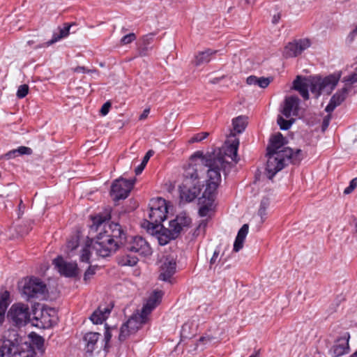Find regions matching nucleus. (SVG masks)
<instances>
[{"label":"nucleus","instance_id":"09e8293b","mask_svg":"<svg viewBox=\"0 0 357 357\" xmlns=\"http://www.w3.org/2000/svg\"><path fill=\"white\" fill-rule=\"evenodd\" d=\"M219 250H215L213 252V257H211V260H210V268L212 267V266L215 264H216V262H220V258L218 259V257H219Z\"/></svg>","mask_w":357,"mask_h":357},{"label":"nucleus","instance_id":"a18cd8bd","mask_svg":"<svg viewBox=\"0 0 357 357\" xmlns=\"http://www.w3.org/2000/svg\"><path fill=\"white\" fill-rule=\"evenodd\" d=\"M33 343L36 344V347L38 349H42L44 345V339L39 336L36 335L35 338L33 340Z\"/></svg>","mask_w":357,"mask_h":357},{"label":"nucleus","instance_id":"de8ad7c7","mask_svg":"<svg viewBox=\"0 0 357 357\" xmlns=\"http://www.w3.org/2000/svg\"><path fill=\"white\" fill-rule=\"evenodd\" d=\"M96 268L94 267L90 266L85 272L84 275V280L87 281L91 278L92 275L95 274Z\"/></svg>","mask_w":357,"mask_h":357},{"label":"nucleus","instance_id":"72a5a7b5","mask_svg":"<svg viewBox=\"0 0 357 357\" xmlns=\"http://www.w3.org/2000/svg\"><path fill=\"white\" fill-rule=\"evenodd\" d=\"M270 201L267 197H264L260 203V206L258 211V215L261 217V221L264 222L266 216V210L269 206Z\"/></svg>","mask_w":357,"mask_h":357},{"label":"nucleus","instance_id":"774afa93","mask_svg":"<svg viewBox=\"0 0 357 357\" xmlns=\"http://www.w3.org/2000/svg\"><path fill=\"white\" fill-rule=\"evenodd\" d=\"M121 354H120L117 357H121Z\"/></svg>","mask_w":357,"mask_h":357},{"label":"nucleus","instance_id":"680f3d73","mask_svg":"<svg viewBox=\"0 0 357 357\" xmlns=\"http://www.w3.org/2000/svg\"><path fill=\"white\" fill-rule=\"evenodd\" d=\"M116 124H117L118 128H119V129L122 128L123 125H124L123 123L120 122V121L119 122H116Z\"/></svg>","mask_w":357,"mask_h":357},{"label":"nucleus","instance_id":"c85d7f7f","mask_svg":"<svg viewBox=\"0 0 357 357\" xmlns=\"http://www.w3.org/2000/svg\"><path fill=\"white\" fill-rule=\"evenodd\" d=\"M248 225L245 224L238 232L234 243V251L238 252L243 246L244 240L248 233Z\"/></svg>","mask_w":357,"mask_h":357},{"label":"nucleus","instance_id":"f704fd0d","mask_svg":"<svg viewBox=\"0 0 357 357\" xmlns=\"http://www.w3.org/2000/svg\"><path fill=\"white\" fill-rule=\"evenodd\" d=\"M342 82L352 89L353 84L357 83V67L354 68L351 74L344 77Z\"/></svg>","mask_w":357,"mask_h":357},{"label":"nucleus","instance_id":"e2e57ef3","mask_svg":"<svg viewBox=\"0 0 357 357\" xmlns=\"http://www.w3.org/2000/svg\"><path fill=\"white\" fill-rule=\"evenodd\" d=\"M19 208L20 209L21 208H24V205L23 204V202H22V200L21 199L20 202V204H19Z\"/></svg>","mask_w":357,"mask_h":357},{"label":"nucleus","instance_id":"20e7f679","mask_svg":"<svg viewBox=\"0 0 357 357\" xmlns=\"http://www.w3.org/2000/svg\"><path fill=\"white\" fill-rule=\"evenodd\" d=\"M266 172L267 177L271 179L278 172L282 170L288 162L298 164L303 158L301 149L294 151L291 149H287L284 153H268Z\"/></svg>","mask_w":357,"mask_h":357},{"label":"nucleus","instance_id":"79ce46f5","mask_svg":"<svg viewBox=\"0 0 357 357\" xmlns=\"http://www.w3.org/2000/svg\"><path fill=\"white\" fill-rule=\"evenodd\" d=\"M357 186V178H353L350 183L349 185L344 190V194L349 195L350 194Z\"/></svg>","mask_w":357,"mask_h":357},{"label":"nucleus","instance_id":"ea45409f","mask_svg":"<svg viewBox=\"0 0 357 357\" xmlns=\"http://www.w3.org/2000/svg\"><path fill=\"white\" fill-rule=\"evenodd\" d=\"M29 92V86L27 84H22L18 87L17 91V96L18 98H24Z\"/></svg>","mask_w":357,"mask_h":357},{"label":"nucleus","instance_id":"13d9d810","mask_svg":"<svg viewBox=\"0 0 357 357\" xmlns=\"http://www.w3.org/2000/svg\"><path fill=\"white\" fill-rule=\"evenodd\" d=\"M149 113V109H146L144 110L143 113L140 115L139 119L143 120L146 119Z\"/></svg>","mask_w":357,"mask_h":357},{"label":"nucleus","instance_id":"2f4dec72","mask_svg":"<svg viewBox=\"0 0 357 357\" xmlns=\"http://www.w3.org/2000/svg\"><path fill=\"white\" fill-rule=\"evenodd\" d=\"M247 125L246 118L243 116H239L232 121L233 132L236 133L242 132Z\"/></svg>","mask_w":357,"mask_h":357},{"label":"nucleus","instance_id":"cd10ccee","mask_svg":"<svg viewBox=\"0 0 357 357\" xmlns=\"http://www.w3.org/2000/svg\"><path fill=\"white\" fill-rule=\"evenodd\" d=\"M100 336V334L98 333L89 332L85 334L84 340L86 342L87 352L92 353L93 351Z\"/></svg>","mask_w":357,"mask_h":357},{"label":"nucleus","instance_id":"c756f323","mask_svg":"<svg viewBox=\"0 0 357 357\" xmlns=\"http://www.w3.org/2000/svg\"><path fill=\"white\" fill-rule=\"evenodd\" d=\"M72 26H73V24H68V23L64 24L63 28L59 29V33H54L53 34L52 38L50 40H49L48 42H47L46 45L47 46H50V45L54 44V43L57 42L60 39L68 36L69 34V32H70V29Z\"/></svg>","mask_w":357,"mask_h":357},{"label":"nucleus","instance_id":"0eeeda50","mask_svg":"<svg viewBox=\"0 0 357 357\" xmlns=\"http://www.w3.org/2000/svg\"><path fill=\"white\" fill-rule=\"evenodd\" d=\"M167 212L165 199L159 197L151 200L149 213V220L146 222L149 233H153L162 226L161 223L166 219Z\"/></svg>","mask_w":357,"mask_h":357},{"label":"nucleus","instance_id":"4be33fe9","mask_svg":"<svg viewBox=\"0 0 357 357\" xmlns=\"http://www.w3.org/2000/svg\"><path fill=\"white\" fill-rule=\"evenodd\" d=\"M284 144V137L278 132L271 137L270 144L267 147V153L274 154L276 153H284V151L289 147L282 148Z\"/></svg>","mask_w":357,"mask_h":357},{"label":"nucleus","instance_id":"a211bd4d","mask_svg":"<svg viewBox=\"0 0 357 357\" xmlns=\"http://www.w3.org/2000/svg\"><path fill=\"white\" fill-rule=\"evenodd\" d=\"M314 84V77L312 79H307L303 78L301 76H297L293 82V89L298 91L305 100H307L309 98V89L312 93Z\"/></svg>","mask_w":357,"mask_h":357},{"label":"nucleus","instance_id":"338daca9","mask_svg":"<svg viewBox=\"0 0 357 357\" xmlns=\"http://www.w3.org/2000/svg\"><path fill=\"white\" fill-rule=\"evenodd\" d=\"M248 3H250V0H245Z\"/></svg>","mask_w":357,"mask_h":357},{"label":"nucleus","instance_id":"393cba45","mask_svg":"<svg viewBox=\"0 0 357 357\" xmlns=\"http://www.w3.org/2000/svg\"><path fill=\"white\" fill-rule=\"evenodd\" d=\"M17 351V345L9 340H4L0 346V357H15Z\"/></svg>","mask_w":357,"mask_h":357},{"label":"nucleus","instance_id":"473e14b6","mask_svg":"<svg viewBox=\"0 0 357 357\" xmlns=\"http://www.w3.org/2000/svg\"><path fill=\"white\" fill-rule=\"evenodd\" d=\"M32 150L26 146H20L18 149L10 151L5 155L7 159L14 158L18 155H31Z\"/></svg>","mask_w":357,"mask_h":357},{"label":"nucleus","instance_id":"f3484780","mask_svg":"<svg viewBox=\"0 0 357 357\" xmlns=\"http://www.w3.org/2000/svg\"><path fill=\"white\" fill-rule=\"evenodd\" d=\"M299 98L295 96H287L285 98L281 113L287 118L296 116L299 111Z\"/></svg>","mask_w":357,"mask_h":357},{"label":"nucleus","instance_id":"a19ab883","mask_svg":"<svg viewBox=\"0 0 357 357\" xmlns=\"http://www.w3.org/2000/svg\"><path fill=\"white\" fill-rule=\"evenodd\" d=\"M110 337H111V333H110V328L109 326H108V324H105V345H104V347H105V350H108L109 348V340H110Z\"/></svg>","mask_w":357,"mask_h":357},{"label":"nucleus","instance_id":"a878e982","mask_svg":"<svg viewBox=\"0 0 357 357\" xmlns=\"http://www.w3.org/2000/svg\"><path fill=\"white\" fill-rule=\"evenodd\" d=\"M111 312V308L107 307H102L100 306L90 317V319L95 324H102L106 320Z\"/></svg>","mask_w":357,"mask_h":357},{"label":"nucleus","instance_id":"8fccbe9b","mask_svg":"<svg viewBox=\"0 0 357 357\" xmlns=\"http://www.w3.org/2000/svg\"><path fill=\"white\" fill-rule=\"evenodd\" d=\"M77 238H79V236H77ZM79 245L78 239L73 238V240L68 242V248L71 249V250H75Z\"/></svg>","mask_w":357,"mask_h":357},{"label":"nucleus","instance_id":"b1692460","mask_svg":"<svg viewBox=\"0 0 357 357\" xmlns=\"http://www.w3.org/2000/svg\"><path fill=\"white\" fill-rule=\"evenodd\" d=\"M153 40V35L149 34L144 36L138 45L137 52L139 56H146L149 55V52L152 50L151 44Z\"/></svg>","mask_w":357,"mask_h":357},{"label":"nucleus","instance_id":"7ed1b4c3","mask_svg":"<svg viewBox=\"0 0 357 357\" xmlns=\"http://www.w3.org/2000/svg\"><path fill=\"white\" fill-rule=\"evenodd\" d=\"M162 297L161 291H154L144 305L141 313H135L123 324L120 329L119 340L122 342L135 333L147 321L148 315L160 303Z\"/></svg>","mask_w":357,"mask_h":357},{"label":"nucleus","instance_id":"412c9836","mask_svg":"<svg viewBox=\"0 0 357 357\" xmlns=\"http://www.w3.org/2000/svg\"><path fill=\"white\" fill-rule=\"evenodd\" d=\"M127 243V236L121 226L113 222V251L123 248Z\"/></svg>","mask_w":357,"mask_h":357},{"label":"nucleus","instance_id":"603ef678","mask_svg":"<svg viewBox=\"0 0 357 357\" xmlns=\"http://www.w3.org/2000/svg\"><path fill=\"white\" fill-rule=\"evenodd\" d=\"M257 77L254 75L249 76L246 79V82L249 85H257Z\"/></svg>","mask_w":357,"mask_h":357},{"label":"nucleus","instance_id":"5701e85b","mask_svg":"<svg viewBox=\"0 0 357 357\" xmlns=\"http://www.w3.org/2000/svg\"><path fill=\"white\" fill-rule=\"evenodd\" d=\"M349 335L345 334L335 342L331 348V352L335 357L341 356L348 352L349 349Z\"/></svg>","mask_w":357,"mask_h":357},{"label":"nucleus","instance_id":"5fc2aeb1","mask_svg":"<svg viewBox=\"0 0 357 357\" xmlns=\"http://www.w3.org/2000/svg\"><path fill=\"white\" fill-rule=\"evenodd\" d=\"M350 224L354 227L353 232L357 233V219L356 218H353L350 222Z\"/></svg>","mask_w":357,"mask_h":357},{"label":"nucleus","instance_id":"58836bf2","mask_svg":"<svg viewBox=\"0 0 357 357\" xmlns=\"http://www.w3.org/2000/svg\"><path fill=\"white\" fill-rule=\"evenodd\" d=\"M208 135H209V133L207 132L197 133L189 139V143L192 144V143H195V142H201L203 139H206Z\"/></svg>","mask_w":357,"mask_h":357},{"label":"nucleus","instance_id":"3c124183","mask_svg":"<svg viewBox=\"0 0 357 357\" xmlns=\"http://www.w3.org/2000/svg\"><path fill=\"white\" fill-rule=\"evenodd\" d=\"M330 121H331V115L330 114H328L327 116H326L324 118L323 122H322V126H321L323 131L326 130V128H328V126L329 125Z\"/></svg>","mask_w":357,"mask_h":357},{"label":"nucleus","instance_id":"423d86ee","mask_svg":"<svg viewBox=\"0 0 357 357\" xmlns=\"http://www.w3.org/2000/svg\"><path fill=\"white\" fill-rule=\"evenodd\" d=\"M210 183L205 186V189L202 193V196L199 199V203L201 205L199 209V214L202 217L208 215L209 213L213 209V203L216 196V191L219 183L218 174L214 172H211Z\"/></svg>","mask_w":357,"mask_h":357},{"label":"nucleus","instance_id":"2eb2a0df","mask_svg":"<svg viewBox=\"0 0 357 357\" xmlns=\"http://www.w3.org/2000/svg\"><path fill=\"white\" fill-rule=\"evenodd\" d=\"M310 45V42L306 38L289 43L284 47V55L287 58L296 57L308 48Z\"/></svg>","mask_w":357,"mask_h":357},{"label":"nucleus","instance_id":"49530a36","mask_svg":"<svg viewBox=\"0 0 357 357\" xmlns=\"http://www.w3.org/2000/svg\"><path fill=\"white\" fill-rule=\"evenodd\" d=\"M111 102L110 100L107 101L101 107L100 112L102 116H105L108 114L109 109L111 107Z\"/></svg>","mask_w":357,"mask_h":357},{"label":"nucleus","instance_id":"9d476101","mask_svg":"<svg viewBox=\"0 0 357 357\" xmlns=\"http://www.w3.org/2000/svg\"><path fill=\"white\" fill-rule=\"evenodd\" d=\"M231 137H234L233 139H231V143L227 144V142L225 143V145L222 147V149H219L218 151H215L212 153H207L206 154H220V155L222 157L223 160L225 161V164L222 168H221V171L225 169V168L229 165V162L226 160V157L229 158L232 161H234L235 162H238V147L239 145V140L238 139L235 137V133L231 132Z\"/></svg>","mask_w":357,"mask_h":357},{"label":"nucleus","instance_id":"864d4df0","mask_svg":"<svg viewBox=\"0 0 357 357\" xmlns=\"http://www.w3.org/2000/svg\"><path fill=\"white\" fill-rule=\"evenodd\" d=\"M15 357H34L32 354H30L26 351H22L19 352L17 351V354L15 356Z\"/></svg>","mask_w":357,"mask_h":357},{"label":"nucleus","instance_id":"4c0bfd02","mask_svg":"<svg viewBox=\"0 0 357 357\" xmlns=\"http://www.w3.org/2000/svg\"><path fill=\"white\" fill-rule=\"evenodd\" d=\"M136 39H137L136 34L134 33H130L123 36L121 38L119 43H116V47L130 44L131 43L135 41Z\"/></svg>","mask_w":357,"mask_h":357},{"label":"nucleus","instance_id":"39448f33","mask_svg":"<svg viewBox=\"0 0 357 357\" xmlns=\"http://www.w3.org/2000/svg\"><path fill=\"white\" fill-rule=\"evenodd\" d=\"M190 223L191 220L189 217L185 214H180L169 222V228L160 226L156 231L150 234L156 236L160 245H165L171 240L176 238L182 231L188 228Z\"/></svg>","mask_w":357,"mask_h":357},{"label":"nucleus","instance_id":"f8f14e48","mask_svg":"<svg viewBox=\"0 0 357 357\" xmlns=\"http://www.w3.org/2000/svg\"><path fill=\"white\" fill-rule=\"evenodd\" d=\"M47 291V287L40 279L31 278L25 280L22 287V294L27 299L44 295Z\"/></svg>","mask_w":357,"mask_h":357},{"label":"nucleus","instance_id":"f257e3e1","mask_svg":"<svg viewBox=\"0 0 357 357\" xmlns=\"http://www.w3.org/2000/svg\"><path fill=\"white\" fill-rule=\"evenodd\" d=\"M91 225L90 231L91 232L99 231L96 240L93 244V238H88L86 246L82 249L80 260L82 262H89L91 252L89 245H93L98 255L105 257L109 255L112 248V221L110 214L107 215H98L91 216Z\"/></svg>","mask_w":357,"mask_h":357},{"label":"nucleus","instance_id":"6e6d98bb","mask_svg":"<svg viewBox=\"0 0 357 357\" xmlns=\"http://www.w3.org/2000/svg\"><path fill=\"white\" fill-rule=\"evenodd\" d=\"M9 296H10V294H9L8 291H4L2 294L1 298L0 299V301H3L6 303H8L7 301H8V299L9 298Z\"/></svg>","mask_w":357,"mask_h":357},{"label":"nucleus","instance_id":"6e6552de","mask_svg":"<svg viewBox=\"0 0 357 357\" xmlns=\"http://www.w3.org/2000/svg\"><path fill=\"white\" fill-rule=\"evenodd\" d=\"M340 76V73H337L324 78L314 77L312 93L316 96H319L321 93L330 94L337 86Z\"/></svg>","mask_w":357,"mask_h":357},{"label":"nucleus","instance_id":"e433bc0d","mask_svg":"<svg viewBox=\"0 0 357 357\" xmlns=\"http://www.w3.org/2000/svg\"><path fill=\"white\" fill-rule=\"evenodd\" d=\"M294 119L286 120L281 116H279L277 119L278 124L280 126V129L283 130H287L289 129L291 126L294 123Z\"/></svg>","mask_w":357,"mask_h":357},{"label":"nucleus","instance_id":"4468645a","mask_svg":"<svg viewBox=\"0 0 357 357\" xmlns=\"http://www.w3.org/2000/svg\"><path fill=\"white\" fill-rule=\"evenodd\" d=\"M180 198L185 202L193 201L200 193V183L183 181L179 187Z\"/></svg>","mask_w":357,"mask_h":357},{"label":"nucleus","instance_id":"c03bdc74","mask_svg":"<svg viewBox=\"0 0 357 357\" xmlns=\"http://www.w3.org/2000/svg\"><path fill=\"white\" fill-rule=\"evenodd\" d=\"M8 307V303H6L3 301H0V324H1L5 318V312Z\"/></svg>","mask_w":357,"mask_h":357},{"label":"nucleus","instance_id":"0e129e2a","mask_svg":"<svg viewBox=\"0 0 357 357\" xmlns=\"http://www.w3.org/2000/svg\"><path fill=\"white\" fill-rule=\"evenodd\" d=\"M259 356V352H256L255 354L251 355L250 357H258Z\"/></svg>","mask_w":357,"mask_h":357},{"label":"nucleus","instance_id":"4d7b16f0","mask_svg":"<svg viewBox=\"0 0 357 357\" xmlns=\"http://www.w3.org/2000/svg\"><path fill=\"white\" fill-rule=\"evenodd\" d=\"M86 69L84 67L82 66H78L74 69V72L78 73H86Z\"/></svg>","mask_w":357,"mask_h":357},{"label":"nucleus","instance_id":"bf43d9fd","mask_svg":"<svg viewBox=\"0 0 357 357\" xmlns=\"http://www.w3.org/2000/svg\"><path fill=\"white\" fill-rule=\"evenodd\" d=\"M206 226V222L203 220L198 226L197 230L203 229L204 230L205 227Z\"/></svg>","mask_w":357,"mask_h":357},{"label":"nucleus","instance_id":"6ab92c4d","mask_svg":"<svg viewBox=\"0 0 357 357\" xmlns=\"http://www.w3.org/2000/svg\"><path fill=\"white\" fill-rule=\"evenodd\" d=\"M176 267V263L175 257L172 255L167 256L160 266L159 278L164 281L169 280L175 273Z\"/></svg>","mask_w":357,"mask_h":357},{"label":"nucleus","instance_id":"1a4fd4ad","mask_svg":"<svg viewBox=\"0 0 357 357\" xmlns=\"http://www.w3.org/2000/svg\"><path fill=\"white\" fill-rule=\"evenodd\" d=\"M8 319L15 326H24L30 320L29 307L23 303L13 304L7 314Z\"/></svg>","mask_w":357,"mask_h":357},{"label":"nucleus","instance_id":"9b49d317","mask_svg":"<svg viewBox=\"0 0 357 357\" xmlns=\"http://www.w3.org/2000/svg\"><path fill=\"white\" fill-rule=\"evenodd\" d=\"M135 179L119 178L113 183V201L117 202L127 198L132 189Z\"/></svg>","mask_w":357,"mask_h":357},{"label":"nucleus","instance_id":"bb28decb","mask_svg":"<svg viewBox=\"0 0 357 357\" xmlns=\"http://www.w3.org/2000/svg\"><path fill=\"white\" fill-rule=\"evenodd\" d=\"M218 52V50H213L211 49H207L205 51L199 52L195 56V65L200 66L208 63L212 59L213 56Z\"/></svg>","mask_w":357,"mask_h":357},{"label":"nucleus","instance_id":"aec40b11","mask_svg":"<svg viewBox=\"0 0 357 357\" xmlns=\"http://www.w3.org/2000/svg\"><path fill=\"white\" fill-rule=\"evenodd\" d=\"M351 91V89L349 86L346 85V84H344L343 88L341 90L337 91L336 93L332 96L328 105L326 107V111L327 112H333L336 107L339 106L342 104V102L344 101L348 93Z\"/></svg>","mask_w":357,"mask_h":357},{"label":"nucleus","instance_id":"f03ea898","mask_svg":"<svg viewBox=\"0 0 357 357\" xmlns=\"http://www.w3.org/2000/svg\"><path fill=\"white\" fill-rule=\"evenodd\" d=\"M225 164V162L220 154L204 155L201 151H196L190 156L188 165L184 168L183 181L200 183L197 167L204 165L208 168L206 185L210 183V180H211L210 177H213L210 174L211 172L218 174L219 183H220L221 168L224 167Z\"/></svg>","mask_w":357,"mask_h":357},{"label":"nucleus","instance_id":"dca6fc26","mask_svg":"<svg viewBox=\"0 0 357 357\" xmlns=\"http://www.w3.org/2000/svg\"><path fill=\"white\" fill-rule=\"evenodd\" d=\"M53 264L59 272L66 277H75L78 273L77 264L75 262H68L61 257L54 259Z\"/></svg>","mask_w":357,"mask_h":357},{"label":"nucleus","instance_id":"37998d69","mask_svg":"<svg viewBox=\"0 0 357 357\" xmlns=\"http://www.w3.org/2000/svg\"><path fill=\"white\" fill-rule=\"evenodd\" d=\"M271 82V80L269 78L266 77H258L257 81V85L260 86L261 88H266L267 87Z\"/></svg>","mask_w":357,"mask_h":357},{"label":"nucleus","instance_id":"7c9ffc66","mask_svg":"<svg viewBox=\"0 0 357 357\" xmlns=\"http://www.w3.org/2000/svg\"><path fill=\"white\" fill-rule=\"evenodd\" d=\"M138 261L137 257L130 255H126L118 256L116 257V262L120 266H133L137 264Z\"/></svg>","mask_w":357,"mask_h":357},{"label":"nucleus","instance_id":"ddd939ff","mask_svg":"<svg viewBox=\"0 0 357 357\" xmlns=\"http://www.w3.org/2000/svg\"><path fill=\"white\" fill-rule=\"evenodd\" d=\"M129 242V245H125L123 248L124 250L130 252H135L144 257L149 256L152 254V250L148 242L142 236H135Z\"/></svg>","mask_w":357,"mask_h":357},{"label":"nucleus","instance_id":"052dcab7","mask_svg":"<svg viewBox=\"0 0 357 357\" xmlns=\"http://www.w3.org/2000/svg\"><path fill=\"white\" fill-rule=\"evenodd\" d=\"M280 19V14H278V15H275L273 17V24H276L279 22Z\"/></svg>","mask_w":357,"mask_h":357},{"label":"nucleus","instance_id":"69168bd1","mask_svg":"<svg viewBox=\"0 0 357 357\" xmlns=\"http://www.w3.org/2000/svg\"><path fill=\"white\" fill-rule=\"evenodd\" d=\"M349 357H357V350L352 355H351Z\"/></svg>","mask_w":357,"mask_h":357},{"label":"nucleus","instance_id":"c9c22d12","mask_svg":"<svg viewBox=\"0 0 357 357\" xmlns=\"http://www.w3.org/2000/svg\"><path fill=\"white\" fill-rule=\"evenodd\" d=\"M154 151L153 150H149L146 155H144L142 163L135 169V172L137 175L142 173L144 167H146L149 160L153 155Z\"/></svg>","mask_w":357,"mask_h":357}]
</instances>
